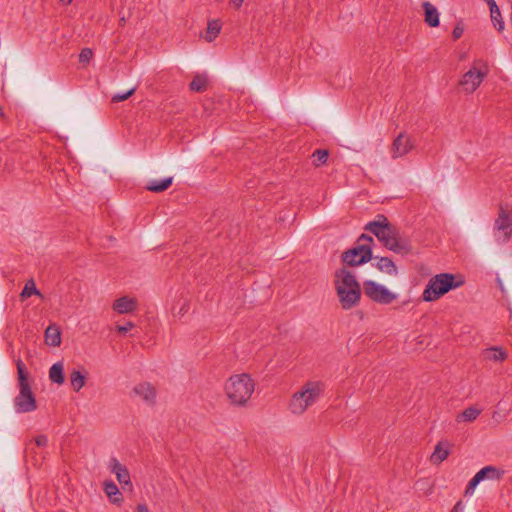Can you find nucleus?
<instances>
[{
  "mask_svg": "<svg viewBox=\"0 0 512 512\" xmlns=\"http://www.w3.org/2000/svg\"><path fill=\"white\" fill-rule=\"evenodd\" d=\"M171 310H172V313H173V314H176V312H175V307H173Z\"/></svg>",
  "mask_w": 512,
  "mask_h": 512,
  "instance_id": "nucleus-43",
  "label": "nucleus"
},
{
  "mask_svg": "<svg viewBox=\"0 0 512 512\" xmlns=\"http://www.w3.org/2000/svg\"><path fill=\"white\" fill-rule=\"evenodd\" d=\"M255 389L254 380L249 374L232 375L225 384V393L231 403L244 405L251 398Z\"/></svg>",
  "mask_w": 512,
  "mask_h": 512,
  "instance_id": "nucleus-3",
  "label": "nucleus"
},
{
  "mask_svg": "<svg viewBox=\"0 0 512 512\" xmlns=\"http://www.w3.org/2000/svg\"><path fill=\"white\" fill-rule=\"evenodd\" d=\"M173 182V177H167L162 180H151L146 184V189L151 192L160 193L167 190Z\"/></svg>",
  "mask_w": 512,
  "mask_h": 512,
  "instance_id": "nucleus-23",
  "label": "nucleus"
},
{
  "mask_svg": "<svg viewBox=\"0 0 512 512\" xmlns=\"http://www.w3.org/2000/svg\"><path fill=\"white\" fill-rule=\"evenodd\" d=\"M414 147L415 144L411 136L405 132H401L392 142L390 148L391 157L393 159L403 157L412 151Z\"/></svg>",
  "mask_w": 512,
  "mask_h": 512,
  "instance_id": "nucleus-12",
  "label": "nucleus"
},
{
  "mask_svg": "<svg viewBox=\"0 0 512 512\" xmlns=\"http://www.w3.org/2000/svg\"><path fill=\"white\" fill-rule=\"evenodd\" d=\"M391 226L392 225L388 222V219L384 215L379 214L373 221L368 222L365 225L364 229L366 231H369L370 233L375 235L377 239H379L380 237H383V234Z\"/></svg>",
  "mask_w": 512,
  "mask_h": 512,
  "instance_id": "nucleus-14",
  "label": "nucleus"
},
{
  "mask_svg": "<svg viewBox=\"0 0 512 512\" xmlns=\"http://www.w3.org/2000/svg\"><path fill=\"white\" fill-rule=\"evenodd\" d=\"M45 342L49 346L58 347L61 344V332L56 325H49L45 330Z\"/></svg>",
  "mask_w": 512,
  "mask_h": 512,
  "instance_id": "nucleus-20",
  "label": "nucleus"
},
{
  "mask_svg": "<svg viewBox=\"0 0 512 512\" xmlns=\"http://www.w3.org/2000/svg\"><path fill=\"white\" fill-rule=\"evenodd\" d=\"M49 379L51 382L61 385L65 381L64 364L59 361L54 363L49 370Z\"/></svg>",
  "mask_w": 512,
  "mask_h": 512,
  "instance_id": "nucleus-22",
  "label": "nucleus"
},
{
  "mask_svg": "<svg viewBox=\"0 0 512 512\" xmlns=\"http://www.w3.org/2000/svg\"><path fill=\"white\" fill-rule=\"evenodd\" d=\"M19 394L14 399V408L17 413H27L36 410V399L28 383L26 366L21 359L16 361Z\"/></svg>",
  "mask_w": 512,
  "mask_h": 512,
  "instance_id": "nucleus-5",
  "label": "nucleus"
},
{
  "mask_svg": "<svg viewBox=\"0 0 512 512\" xmlns=\"http://www.w3.org/2000/svg\"><path fill=\"white\" fill-rule=\"evenodd\" d=\"M134 327V324L132 322H128L126 323L125 325H119L117 326V330L121 333H126L128 332L130 329H132Z\"/></svg>",
  "mask_w": 512,
  "mask_h": 512,
  "instance_id": "nucleus-37",
  "label": "nucleus"
},
{
  "mask_svg": "<svg viewBox=\"0 0 512 512\" xmlns=\"http://www.w3.org/2000/svg\"><path fill=\"white\" fill-rule=\"evenodd\" d=\"M481 409L470 406L457 416V421L472 422L480 415Z\"/></svg>",
  "mask_w": 512,
  "mask_h": 512,
  "instance_id": "nucleus-27",
  "label": "nucleus"
},
{
  "mask_svg": "<svg viewBox=\"0 0 512 512\" xmlns=\"http://www.w3.org/2000/svg\"><path fill=\"white\" fill-rule=\"evenodd\" d=\"M63 5H70L73 0H59Z\"/></svg>",
  "mask_w": 512,
  "mask_h": 512,
  "instance_id": "nucleus-42",
  "label": "nucleus"
},
{
  "mask_svg": "<svg viewBox=\"0 0 512 512\" xmlns=\"http://www.w3.org/2000/svg\"><path fill=\"white\" fill-rule=\"evenodd\" d=\"M35 442H36L37 446L44 447L48 443V438L45 435H40L35 438Z\"/></svg>",
  "mask_w": 512,
  "mask_h": 512,
  "instance_id": "nucleus-36",
  "label": "nucleus"
},
{
  "mask_svg": "<svg viewBox=\"0 0 512 512\" xmlns=\"http://www.w3.org/2000/svg\"><path fill=\"white\" fill-rule=\"evenodd\" d=\"M363 291L370 300L383 305L390 304L397 298L395 293L373 280L363 282Z\"/></svg>",
  "mask_w": 512,
  "mask_h": 512,
  "instance_id": "nucleus-8",
  "label": "nucleus"
},
{
  "mask_svg": "<svg viewBox=\"0 0 512 512\" xmlns=\"http://www.w3.org/2000/svg\"><path fill=\"white\" fill-rule=\"evenodd\" d=\"M221 24L218 20H211L208 22L206 34L204 36L207 42H212L220 33Z\"/></svg>",
  "mask_w": 512,
  "mask_h": 512,
  "instance_id": "nucleus-26",
  "label": "nucleus"
},
{
  "mask_svg": "<svg viewBox=\"0 0 512 512\" xmlns=\"http://www.w3.org/2000/svg\"><path fill=\"white\" fill-rule=\"evenodd\" d=\"M387 249L401 255H407L411 252V245L408 240L399 236L397 230L391 226L378 239Z\"/></svg>",
  "mask_w": 512,
  "mask_h": 512,
  "instance_id": "nucleus-9",
  "label": "nucleus"
},
{
  "mask_svg": "<svg viewBox=\"0 0 512 512\" xmlns=\"http://www.w3.org/2000/svg\"><path fill=\"white\" fill-rule=\"evenodd\" d=\"M134 393L146 404L154 405L156 401V389L149 382H142L134 387Z\"/></svg>",
  "mask_w": 512,
  "mask_h": 512,
  "instance_id": "nucleus-15",
  "label": "nucleus"
},
{
  "mask_svg": "<svg viewBox=\"0 0 512 512\" xmlns=\"http://www.w3.org/2000/svg\"><path fill=\"white\" fill-rule=\"evenodd\" d=\"M137 512H149V509H148L147 505H145V504H138Z\"/></svg>",
  "mask_w": 512,
  "mask_h": 512,
  "instance_id": "nucleus-39",
  "label": "nucleus"
},
{
  "mask_svg": "<svg viewBox=\"0 0 512 512\" xmlns=\"http://www.w3.org/2000/svg\"><path fill=\"white\" fill-rule=\"evenodd\" d=\"M108 467L110 471L115 474L123 489H125V486H128L130 490L132 489L130 473L125 465L121 464L117 458L113 457L110 459Z\"/></svg>",
  "mask_w": 512,
  "mask_h": 512,
  "instance_id": "nucleus-13",
  "label": "nucleus"
},
{
  "mask_svg": "<svg viewBox=\"0 0 512 512\" xmlns=\"http://www.w3.org/2000/svg\"><path fill=\"white\" fill-rule=\"evenodd\" d=\"M70 383L72 389L78 392L85 385V376L79 370H74L70 374Z\"/></svg>",
  "mask_w": 512,
  "mask_h": 512,
  "instance_id": "nucleus-29",
  "label": "nucleus"
},
{
  "mask_svg": "<svg viewBox=\"0 0 512 512\" xmlns=\"http://www.w3.org/2000/svg\"><path fill=\"white\" fill-rule=\"evenodd\" d=\"M489 9L493 26L497 29L498 32H502L505 29V23L498 5L496 4Z\"/></svg>",
  "mask_w": 512,
  "mask_h": 512,
  "instance_id": "nucleus-25",
  "label": "nucleus"
},
{
  "mask_svg": "<svg viewBox=\"0 0 512 512\" xmlns=\"http://www.w3.org/2000/svg\"><path fill=\"white\" fill-rule=\"evenodd\" d=\"M463 32H464V28L461 24H457L453 31H452V37L454 40H457L459 39L462 35H463Z\"/></svg>",
  "mask_w": 512,
  "mask_h": 512,
  "instance_id": "nucleus-35",
  "label": "nucleus"
},
{
  "mask_svg": "<svg viewBox=\"0 0 512 512\" xmlns=\"http://www.w3.org/2000/svg\"><path fill=\"white\" fill-rule=\"evenodd\" d=\"M325 384L321 381H307L296 391L289 402L288 408L294 415L303 414L322 397Z\"/></svg>",
  "mask_w": 512,
  "mask_h": 512,
  "instance_id": "nucleus-2",
  "label": "nucleus"
},
{
  "mask_svg": "<svg viewBox=\"0 0 512 512\" xmlns=\"http://www.w3.org/2000/svg\"><path fill=\"white\" fill-rule=\"evenodd\" d=\"M449 454L450 443L447 441H439L435 446V449L430 457V460L434 464H440L447 459Z\"/></svg>",
  "mask_w": 512,
  "mask_h": 512,
  "instance_id": "nucleus-18",
  "label": "nucleus"
},
{
  "mask_svg": "<svg viewBox=\"0 0 512 512\" xmlns=\"http://www.w3.org/2000/svg\"><path fill=\"white\" fill-rule=\"evenodd\" d=\"M375 263L373 264L379 271L386 273L388 275L395 276L398 273L397 266L393 262V260L389 257H379L375 256L372 258Z\"/></svg>",
  "mask_w": 512,
  "mask_h": 512,
  "instance_id": "nucleus-16",
  "label": "nucleus"
},
{
  "mask_svg": "<svg viewBox=\"0 0 512 512\" xmlns=\"http://www.w3.org/2000/svg\"><path fill=\"white\" fill-rule=\"evenodd\" d=\"M463 280H456L455 275L451 273H440L431 277L422 293V300L425 302H434L449 291L462 286Z\"/></svg>",
  "mask_w": 512,
  "mask_h": 512,
  "instance_id": "nucleus-4",
  "label": "nucleus"
},
{
  "mask_svg": "<svg viewBox=\"0 0 512 512\" xmlns=\"http://www.w3.org/2000/svg\"><path fill=\"white\" fill-rule=\"evenodd\" d=\"M505 474V471L499 467L496 466H485L482 469H480L474 477L469 481L466 490L465 495L471 496L477 485L483 481V480H500Z\"/></svg>",
  "mask_w": 512,
  "mask_h": 512,
  "instance_id": "nucleus-11",
  "label": "nucleus"
},
{
  "mask_svg": "<svg viewBox=\"0 0 512 512\" xmlns=\"http://www.w3.org/2000/svg\"><path fill=\"white\" fill-rule=\"evenodd\" d=\"M244 0H232L231 3L234 5L235 8H240L243 4Z\"/></svg>",
  "mask_w": 512,
  "mask_h": 512,
  "instance_id": "nucleus-40",
  "label": "nucleus"
},
{
  "mask_svg": "<svg viewBox=\"0 0 512 512\" xmlns=\"http://www.w3.org/2000/svg\"><path fill=\"white\" fill-rule=\"evenodd\" d=\"M372 247L366 245H355L351 249L342 253V262L348 266L354 267L365 264L372 260Z\"/></svg>",
  "mask_w": 512,
  "mask_h": 512,
  "instance_id": "nucleus-10",
  "label": "nucleus"
},
{
  "mask_svg": "<svg viewBox=\"0 0 512 512\" xmlns=\"http://www.w3.org/2000/svg\"><path fill=\"white\" fill-rule=\"evenodd\" d=\"M104 492L114 504H120L123 501L122 494L113 481H106L104 483Z\"/></svg>",
  "mask_w": 512,
  "mask_h": 512,
  "instance_id": "nucleus-21",
  "label": "nucleus"
},
{
  "mask_svg": "<svg viewBox=\"0 0 512 512\" xmlns=\"http://www.w3.org/2000/svg\"><path fill=\"white\" fill-rule=\"evenodd\" d=\"M328 151L327 150H323V149H318L316 151H314V153L312 154V157L314 159V164L315 166H320V165H323L327 162V159H328Z\"/></svg>",
  "mask_w": 512,
  "mask_h": 512,
  "instance_id": "nucleus-31",
  "label": "nucleus"
},
{
  "mask_svg": "<svg viewBox=\"0 0 512 512\" xmlns=\"http://www.w3.org/2000/svg\"><path fill=\"white\" fill-rule=\"evenodd\" d=\"M485 359L491 361H504L507 358V353L498 346L487 348L483 351Z\"/></svg>",
  "mask_w": 512,
  "mask_h": 512,
  "instance_id": "nucleus-24",
  "label": "nucleus"
},
{
  "mask_svg": "<svg viewBox=\"0 0 512 512\" xmlns=\"http://www.w3.org/2000/svg\"><path fill=\"white\" fill-rule=\"evenodd\" d=\"M335 285L341 307L351 309L356 306L361 297L360 285L355 276L345 268L335 273Z\"/></svg>",
  "mask_w": 512,
  "mask_h": 512,
  "instance_id": "nucleus-1",
  "label": "nucleus"
},
{
  "mask_svg": "<svg viewBox=\"0 0 512 512\" xmlns=\"http://www.w3.org/2000/svg\"><path fill=\"white\" fill-rule=\"evenodd\" d=\"M207 84V76L203 74H197L194 76L189 86L192 91L202 92L207 88Z\"/></svg>",
  "mask_w": 512,
  "mask_h": 512,
  "instance_id": "nucleus-28",
  "label": "nucleus"
},
{
  "mask_svg": "<svg viewBox=\"0 0 512 512\" xmlns=\"http://www.w3.org/2000/svg\"><path fill=\"white\" fill-rule=\"evenodd\" d=\"M185 303H183V305L181 306V308L179 309V311L177 312L178 315H182L183 313H185L187 311V309L185 308Z\"/></svg>",
  "mask_w": 512,
  "mask_h": 512,
  "instance_id": "nucleus-41",
  "label": "nucleus"
},
{
  "mask_svg": "<svg viewBox=\"0 0 512 512\" xmlns=\"http://www.w3.org/2000/svg\"><path fill=\"white\" fill-rule=\"evenodd\" d=\"M512 236V211L500 206L497 218L494 221L495 240L502 244L507 243Z\"/></svg>",
  "mask_w": 512,
  "mask_h": 512,
  "instance_id": "nucleus-7",
  "label": "nucleus"
},
{
  "mask_svg": "<svg viewBox=\"0 0 512 512\" xmlns=\"http://www.w3.org/2000/svg\"><path fill=\"white\" fill-rule=\"evenodd\" d=\"M487 64L482 60H475L472 67L462 76L459 85L465 93H473L488 75Z\"/></svg>",
  "mask_w": 512,
  "mask_h": 512,
  "instance_id": "nucleus-6",
  "label": "nucleus"
},
{
  "mask_svg": "<svg viewBox=\"0 0 512 512\" xmlns=\"http://www.w3.org/2000/svg\"><path fill=\"white\" fill-rule=\"evenodd\" d=\"M451 512H464V505L462 503V501H458L453 509L451 510Z\"/></svg>",
  "mask_w": 512,
  "mask_h": 512,
  "instance_id": "nucleus-38",
  "label": "nucleus"
},
{
  "mask_svg": "<svg viewBox=\"0 0 512 512\" xmlns=\"http://www.w3.org/2000/svg\"><path fill=\"white\" fill-rule=\"evenodd\" d=\"M422 7L424 10L425 23L430 27H438L440 23V14L437 8L428 1L424 2Z\"/></svg>",
  "mask_w": 512,
  "mask_h": 512,
  "instance_id": "nucleus-19",
  "label": "nucleus"
},
{
  "mask_svg": "<svg viewBox=\"0 0 512 512\" xmlns=\"http://www.w3.org/2000/svg\"><path fill=\"white\" fill-rule=\"evenodd\" d=\"M374 242L373 238L367 234H362L357 239L356 245H366L368 247H372V243Z\"/></svg>",
  "mask_w": 512,
  "mask_h": 512,
  "instance_id": "nucleus-34",
  "label": "nucleus"
},
{
  "mask_svg": "<svg viewBox=\"0 0 512 512\" xmlns=\"http://www.w3.org/2000/svg\"><path fill=\"white\" fill-rule=\"evenodd\" d=\"M93 56V52L90 48H83L79 54V61L81 63H88Z\"/></svg>",
  "mask_w": 512,
  "mask_h": 512,
  "instance_id": "nucleus-33",
  "label": "nucleus"
},
{
  "mask_svg": "<svg viewBox=\"0 0 512 512\" xmlns=\"http://www.w3.org/2000/svg\"><path fill=\"white\" fill-rule=\"evenodd\" d=\"M135 91H136V88L133 87L130 90H128L127 92L116 93L112 97V102H114V103L122 102V101L128 99L130 96H132L135 93Z\"/></svg>",
  "mask_w": 512,
  "mask_h": 512,
  "instance_id": "nucleus-32",
  "label": "nucleus"
},
{
  "mask_svg": "<svg viewBox=\"0 0 512 512\" xmlns=\"http://www.w3.org/2000/svg\"><path fill=\"white\" fill-rule=\"evenodd\" d=\"M32 295H38V296L42 297L40 291L37 289V287L35 285L34 280L30 279L25 283V286L20 294V297L22 300H25V299L31 297Z\"/></svg>",
  "mask_w": 512,
  "mask_h": 512,
  "instance_id": "nucleus-30",
  "label": "nucleus"
},
{
  "mask_svg": "<svg viewBox=\"0 0 512 512\" xmlns=\"http://www.w3.org/2000/svg\"><path fill=\"white\" fill-rule=\"evenodd\" d=\"M137 307V301L134 298L123 296L116 299L113 303V309L119 314L133 312Z\"/></svg>",
  "mask_w": 512,
  "mask_h": 512,
  "instance_id": "nucleus-17",
  "label": "nucleus"
}]
</instances>
